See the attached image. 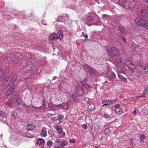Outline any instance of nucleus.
Here are the masks:
<instances>
[{"instance_id":"36","label":"nucleus","mask_w":148,"mask_h":148,"mask_svg":"<svg viewBox=\"0 0 148 148\" xmlns=\"http://www.w3.org/2000/svg\"><path fill=\"white\" fill-rule=\"evenodd\" d=\"M4 75V73L2 71L0 70V81L2 79V77Z\"/></svg>"},{"instance_id":"8","label":"nucleus","mask_w":148,"mask_h":148,"mask_svg":"<svg viewBox=\"0 0 148 148\" xmlns=\"http://www.w3.org/2000/svg\"><path fill=\"white\" fill-rule=\"evenodd\" d=\"M76 93L77 95L79 97L82 96L84 95V88L80 85L77 86L76 88Z\"/></svg>"},{"instance_id":"51","label":"nucleus","mask_w":148,"mask_h":148,"mask_svg":"<svg viewBox=\"0 0 148 148\" xmlns=\"http://www.w3.org/2000/svg\"><path fill=\"white\" fill-rule=\"evenodd\" d=\"M130 145L133 148L134 146V145H133V141H130Z\"/></svg>"},{"instance_id":"45","label":"nucleus","mask_w":148,"mask_h":148,"mask_svg":"<svg viewBox=\"0 0 148 148\" xmlns=\"http://www.w3.org/2000/svg\"><path fill=\"white\" fill-rule=\"evenodd\" d=\"M82 127L84 129H86L87 127V125L86 124H84L82 126Z\"/></svg>"},{"instance_id":"32","label":"nucleus","mask_w":148,"mask_h":148,"mask_svg":"<svg viewBox=\"0 0 148 148\" xmlns=\"http://www.w3.org/2000/svg\"><path fill=\"white\" fill-rule=\"evenodd\" d=\"M45 48L43 47H42L41 46H39L38 47V50H39L40 51L43 52L44 51Z\"/></svg>"},{"instance_id":"19","label":"nucleus","mask_w":148,"mask_h":148,"mask_svg":"<svg viewBox=\"0 0 148 148\" xmlns=\"http://www.w3.org/2000/svg\"><path fill=\"white\" fill-rule=\"evenodd\" d=\"M58 136L60 138L63 137L65 135V133L62 130H57Z\"/></svg>"},{"instance_id":"50","label":"nucleus","mask_w":148,"mask_h":148,"mask_svg":"<svg viewBox=\"0 0 148 148\" xmlns=\"http://www.w3.org/2000/svg\"><path fill=\"white\" fill-rule=\"evenodd\" d=\"M133 115H136V110H135L132 113Z\"/></svg>"},{"instance_id":"29","label":"nucleus","mask_w":148,"mask_h":148,"mask_svg":"<svg viewBox=\"0 0 148 148\" xmlns=\"http://www.w3.org/2000/svg\"><path fill=\"white\" fill-rule=\"evenodd\" d=\"M47 132L46 130H41L40 134L42 136L44 137L47 135Z\"/></svg>"},{"instance_id":"23","label":"nucleus","mask_w":148,"mask_h":148,"mask_svg":"<svg viewBox=\"0 0 148 148\" xmlns=\"http://www.w3.org/2000/svg\"><path fill=\"white\" fill-rule=\"evenodd\" d=\"M89 0H78V1H79V4H78V3H77V4L78 6H79V7L81 6L82 5V3H84L86 2L87 3L88 1Z\"/></svg>"},{"instance_id":"22","label":"nucleus","mask_w":148,"mask_h":148,"mask_svg":"<svg viewBox=\"0 0 148 148\" xmlns=\"http://www.w3.org/2000/svg\"><path fill=\"white\" fill-rule=\"evenodd\" d=\"M58 36L59 38H60V39L63 38V36L64 34L62 30H59L58 32Z\"/></svg>"},{"instance_id":"21","label":"nucleus","mask_w":148,"mask_h":148,"mask_svg":"<svg viewBox=\"0 0 148 148\" xmlns=\"http://www.w3.org/2000/svg\"><path fill=\"white\" fill-rule=\"evenodd\" d=\"M0 116L3 118H3L2 119L4 121H5L6 120V117L7 116L6 114L4 112L1 111L0 110Z\"/></svg>"},{"instance_id":"64","label":"nucleus","mask_w":148,"mask_h":148,"mask_svg":"<svg viewBox=\"0 0 148 148\" xmlns=\"http://www.w3.org/2000/svg\"><path fill=\"white\" fill-rule=\"evenodd\" d=\"M146 27L147 29H148V21H147V26H146Z\"/></svg>"},{"instance_id":"43","label":"nucleus","mask_w":148,"mask_h":148,"mask_svg":"<svg viewBox=\"0 0 148 148\" xmlns=\"http://www.w3.org/2000/svg\"><path fill=\"white\" fill-rule=\"evenodd\" d=\"M121 32L122 33L125 34H126V30L125 29L123 28Z\"/></svg>"},{"instance_id":"18","label":"nucleus","mask_w":148,"mask_h":148,"mask_svg":"<svg viewBox=\"0 0 148 148\" xmlns=\"http://www.w3.org/2000/svg\"><path fill=\"white\" fill-rule=\"evenodd\" d=\"M18 77V75L17 74H15L12 77L10 81V82H12L14 83L15 81L17 80V78Z\"/></svg>"},{"instance_id":"17","label":"nucleus","mask_w":148,"mask_h":148,"mask_svg":"<svg viewBox=\"0 0 148 148\" xmlns=\"http://www.w3.org/2000/svg\"><path fill=\"white\" fill-rule=\"evenodd\" d=\"M51 121H52L53 123L57 124L61 122V121L57 117L52 118Z\"/></svg>"},{"instance_id":"61","label":"nucleus","mask_w":148,"mask_h":148,"mask_svg":"<svg viewBox=\"0 0 148 148\" xmlns=\"http://www.w3.org/2000/svg\"><path fill=\"white\" fill-rule=\"evenodd\" d=\"M84 37H85L86 39L87 38H88V36L87 35H84Z\"/></svg>"},{"instance_id":"28","label":"nucleus","mask_w":148,"mask_h":148,"mask_svg":"<svg viewBox=\"0 0 148 148\" xmlns=\"http://www.w3.org/2000/svg\"><path fill=\"white\" fill-rule=\"evenodd\" d=\"M48 107L50 109V110L52 111H54L56 110L55 107L51 103H48Z\"/></svg>"},{"instance_id":"59","label":"nucleus","mask_w":148,"mask_h":148,"mask_svg":"<svg viewBox=\"0 0 148 148\" xmlns=\"http://www.w3.org/2000/svg\"><path fill=\"white\" fill-rule=\"evenodd\" d=\"M102 16L103 17H107L108 15L107 14H103Z\"/></svg>"},{"instance_id":"62","label":"nucleus","mask_w":148,"mask_h":148,"mask_svg":"<svg viewBox=\"0 0 148 148\" xmlns=\"http://www.w3.org/2000/svg\"><path fill=\"white\" fill-rule=\"evenodd\" d=\"M56 106H57L58 107H61V105H56Z\"/></svg>"},{"instance_id":"63","label":"nucleus","mask_w":148,"mask_h":148,"mask_svg":"<svg viewBox=\"0 0 148 148\" xmlns=\"http://www.w3.org/2000/svg\"><path fill=\"white\" fill-rule=\"evenodd\" d=\"M134 140V138H131L130 140V141H133Z\"/></svg>"},{"instance_id":"40","label":"nucleus","mask_w":148,"mask_h":148,"mask_svg":"<svg viewBox=\"0 0 148 148\" xmlns=\"http://www.w3.org/2000/svg\"><path fill=\"white\" fill-rule=\"evenodd\" d=\"M144 92H145V93H147V94L148 93V86H147L145 88L144 90Z\"/></svg>"},{"instance_id":"9","label":"nucleus","mask_w":148,"mask_h":148,"mask_svg":"<svg viewBox=\"0 0 148 148\" xmlns=\"http://www.w3.org/2000/svg\"><path fill=\"white\" fill-rule=\"evenodd\" d=\"M106 77L110 80L113 81L115 79L116 76L112 71H109L106 73Z\"/></svg>"},{"instance_id":"25","label":"nucleus","mask_w":148,"mask_h":148,"mask_svg":"<svg viewBox=\"0 0 148 148\" xmlns=\"http://www.w3.org/2000/svg\"><path fill=\"white\" fill-rule=\"evenodd\" d=\"M95 107V106L93 104L91 103L89 105L88 108L90 111H92L94 110Z\"/></svg>"},{"instance_id":"5","label":"nucleus","mask_w":148,"mask_h":148,"mask_svg":"<svg viewBox=\"0 0 148 148\" xmlns=\"http://www.w3.org/2000/svg\"><path fill=\"white\" fill-rule=\"evenodd\" d=\"M12 101L16 103L18 106H19V105H22V103L21 99L15 93L12 95Z\"/></svg>"},{"instance_id":"30","label":"nucleus","mask_w":148,"mask_h":148,"mask_svg":"<svg viewBox=\"0 0 148 148\" xmlns=\"http://www.w3.org/2000/svg\"><path fill=\"white\" fill-rule=\"evenodd\" d=\"M118 77L120 78L122 81L124 82H127V79L125 77L122 75H118Z\"/></svg>"},{"instance_id":"37","label":"nucleus","mask_w":148,"mask_h":148,"mask_svg":"<svg viewBox=\"0 0 148 148\" xmlns=\"http://www.w3.org/2000/svg\"><path fill=\"white\" fill-rule=\"evenodd\" d=\"M45 103V101H44L43 102V103L42 104V106H43V108L46 111H48L47 110V106L44 103Z\"/></svg>"},{"instance_id":"57","label":"nucleus","mask_w":148,"mask_h":148,"mask_svg":"<svg viewBox=\"0 0 148 148\" xmlns=\"http://www.w3.org/2000/svg\"><path fill=\"white\" fill-rule=\"evenodd\" d=\"M47 115L48 116H53V114H49V113H48L47 114Z\"/></svg>"},{"instance_id":"60","label":"nucleus","mask_w":148,"mask_h":148,"mask_svg":"<svg viewBox=\"0 0 148 148\" xmlns=\"http://www.w3.org/2000/svg\"><path fill=\"white\" fill-rule=\"evenodd\" d=\"M144 2L148 4V0H143Z\"/></svg>"},{"instance_id":"47","label":"nucleus","mask_w":148,"mask_h":148,"mask_svg":"<svg viewBox=\"0 0 148 148\" xmlns=\"http://www.w3.org/2000/svg\"><path fill=\"white\" fill-rule=\"evenodd\" d=\"M81 83H82V84L84 85V86H85L86 88L88 89V88H90V87H89V85H87V84H86V86H85V84H84L83 83V82L82 81H81Z\"/></svg>"},{"instance_id":"3","label":"nucleus","mask_w":148,"mask_h":148,"mask_svg":"<svg viewBox=\"0 0 148 148\" xmlns=\"http://www.w3.org/2000/svg\"><path fill=\"white\" fill-rule=\"evenodd\" d=\"M82 67L85 71L89 73L91 76L96 75V72L94 69L87 64H84L82 65Z\"/></svg>"},{"instance_id":"12","label":"nucleus","mask_w":148,"mask_h":148,"mask_svg":"<svg viewBox=\"0 0 148 148\" xmlns=\"http://www.w3.org/2000/svg\"><path fill=\"white\" fill-rule=\"evenodd\" d=\"M110 51L111 54L114 56H116L119 54V52L117 48L115 47H112L110 49Z\"/></svg>"},{"instance_id":"52","label":"nucleus","mask_w":148,"mask_h":148,"mask_svg":"<svg viewBox=\"0 0 148 148\" xmlns=\"http://www.w3.org/2000/svg\"><path fill=\"white\" fill-rule=\"evenodd\" d=\"M100 1L101 2L105 3H106L108 1V0H100Z\"/></svg>"},{"instance_id":"20","label":"nucleus","mask_w":148,"mask_h":148,"mask_svg":"<svg viewBox=\"0 0 148 148\" xmlns=\"http://www.w3.org/2000/svg\"><path fill=\"white\" fill-rule=\"evenodd\" d=\"M99 126L97 123H95L92 124L91 127V129L92 130H99Z\"/></svg>"},{"instance_id":"16","label":"nucleus","mask_w":148,"mask_h":148,"mask_svg":"<svg viewBox=\"0 0 148 148\" xmlns=\"http://www.w3.org/2000/svg\"><path fill=\"white\" fill-rule=\"evenodd\" d=\"M68 14H64L62 16H59L58 17V21H60L61 20H62V19H64L65 20H66L67 19H68Z\"/></svg>"},{"instance_id":"14","label":"nucleus","mask_w":148,"mask_h":148,"mask_svg":"<svg viewBox=\"0 0 148 148\" xmlns=\"http://www.w3.org/2000/svg\"><path fill=\"white\" fill-rule=\"evenodd\" d=\"M15 88L14 87H12L8 90H7L5 92L6 95L8 97L10 95H11L12 93L14 92Z\"/></svg>"},{"instance_id":"34","label":"nucleus","mask_w":148,"mask_h":148,"mask_svg":"<svg viewBox=\"0 0 148 148\" xmlns=\"http://www.w3.org/2000/svg\"><path fill=\"white\" fill-rule=\"evenodd\" d=\"M145 138V135L144 134H143L140 137V140L141 143L143 142V140H144Z\"/></svg>"},{"instance_id":"27","label":"nucleus","mask_w":148,"mask_h":148,"mask_svg":"<svg viewBox=\"0 0 148 148\" xmlns=\"http://www.w3.org/2000/svg\"><path fill=\"white\" fill-rule=\"evenodd\" d=\"M35 127L34 124H28L26 126L27 130H33Z\"/></svg>"},{"instance_id":"38","label":"nucleus","mask_w":148,"mask_h":148,"mask_svg":"<svg viewBox=\"0 0 148 148\" xmlns=\"http://www.w3.org/2000/svg\"><path fill=\"white\" fill-rule=\"evenodd\" d=\"M53 144V142L51 140H49L47 141V144L49 146V147H50Z\"/></svg>"},{"instance_id":"44","label":"nucleus","mask_w":148,"mask_h":148,"mask_svg":"<svg viewBox=\"0 0 148 148\" xmlns=\"http://www.w3.org/2000/svg\"><path fill=\"white\" fill-rule=\"evenodd\" d=\"M147 93H145V92H143V94L142 95L140 96L139 97H146L147 96Z\"/></svg>"},{"instance_id":"2","label":"nucleus","mask_w":148,"mask_h":148,"mask_svg":"<svg viewBox=\"0 0 148 148\" xmlns=\"http://www.w3.org/2000/svg\"><path fill=\"white\" fill-rule=\"evenodd\" d=\"M118 4L124 8L128 9L133 8L135 3L134 0H119Z\"/></svg>"},{"instance_id":"41","label":"nucleus","mask_w":148,"mask_h":148,"mask_svg":"<svg viewBox=\"0 0 148 148\" xmlns=\"http://www.w3.org/2000/svg\"><path fill=\"white\" fill-rule=\"evenodd\" d=\"M58 119H59V120L62 119L64 118L63 116L61 114H59L58 115Z\"/></svg>"},{"instance_id":"35","label":"nucleus","mask_w":148,"mask_h":148,"mask_svg":"<svg viewBox=\"0 0 148 148\" xmlns=\"http://www.w3.org/2000/svg\"><path fill=\"white\" fill-rule=\"evenodd\" d=\"M12 101L11 99H9L8 100L6 103L7 105L9 106H12Z\"/></svg>"},{"instance_id":"1","label":"nucleus","mask_w":148,"mask_h":148,"mask_svg":"<svg viewBox=\"0 0 148 148\" xmlns=\"http://www.w3.org/2000/svg\"><path fill=\"white\" fill-rule=\"evenodd\" d=\"M115 64L121 68L123 67L125 65L129 69L131 70L135 69L136 72L143 74L148 72V64L147 65L143 64V65H138L137 66L127 59L125 60V62L123 61L120 58H117L115 62Z\"/></svg>"},{"instance_id":"7","label":"nucleus","mask_w":148,"mask_h":148,"mask_svg":"<svg viewBox=\"0 0 148 148\" xmlns=\"http://www.w3.org/2000/svg\"><path fill=\"white\" fill-rule=\"evenodd\" d=\"M10 141L16 145H18L21 142V138L12 136L11 138Z\"/></svg>"},{"instance_id":"33","label":"nucleus","mask_w":148,"mask_h":148,"mask_svg":"<svg viewBox=\"0 0 148 148\" xmlns=\"http://www.w3.org/2000/svg\"><path fill=\"white\" fill-rule=\"evenodd\" d=\"M17 116V113L16 112H14L12 114V117L14 119H16Z\"/></svg>"},{"instance_id":"6","label":"nucleus","mask_w":148,"mask_h":148,"mask_svg":"<svg viewBox=\"0 0 148 148\" xmlns=\"http://www.w3.org/2000/svg\"><path fill=\"white\" fill-rule=\"evenodd\" d=\"M144 7V9H142L140 12H138V14L144 17L148 18V7L145 6ZM147 20H148V19Z\"/></svg>"},{"instance_id":"49","label":"nucleus","mask_w":148,"mask_h":148,"mask_svg":"<svg viewBox=\"0 0 148 148\" xmlns=\"http://www.w3.org/2000/svg\"><path fill=\"white\" fill-rule=\"evenodd\" d=\"M75 139H71L69 140V142L70 143H74L75 142Z\"/></svg>"},{"instance_id":"42","label":"nucleus","mask_w":148,"mask_h":148,"mask_svg":"<svg viewBox=\"0 0 148 148\" xmlns=\"http://www.w3.org/2000/svg\"><path fill=\"white\" fill-rule=\"evenodd\" d=\"M66 145V143L64 142H62L61 144L60 147L61 148H63Z\"/></svg>"},{"instance_id":"10","label":"nucleus","mask_w":148,"mask_h":148,"mask_svg":"<svg viewBox=\"0 0 148 148\" xmlns=\"http://www.w3.org/2000/svg\"><path fill=\"white\" fill-rule=\"evenodd\" d=\"M116 101L115 99L109 100V99H105L102 101V103L103 105H110Z\"/></svg>"},{"instance_id":"15","label":"nucleus","mask_w":148,"mask_h":148,"mask_svg":"<svg viewBox=\"0 0 148 148\" xmlns=\"http://www.w3.org/2000/svg\"><path fill=\"white\" fill-rule=\"evenodd\" d=\"M59 38L58 34L55 33H53L50 34L49 36V39L50 40H55Z\"/></svg>"},{"instance_id":"4","label":"nucleus","mask_w":148,"mask_h":148,"mask_svg":"<svg viewBox=\"0 0 148 148\" xmlns=\"http://www.w3.org/2000/svg\"><path fill=\"white\" fill-rule=\"evenodd\" d=\"M135 21L136 23L139 25L144 28L146 27L147 22L146 20L140 17H137L136 18Z\"/></svg>"},{"instance_id":"24","label":"nucleus","mask_w":148,"mask_h":148,"mask_svg":"<svg viewBox=\"0 0 148 148\" xmlns=\"http://www.w3.org/2000/svg\"><path fill=\"white\" fill-rule=\"evenodd\" d=\"M30 130H28V131L27 132V133L26 134H25L24 135H23V136L26 137H27L29 138H31L34 137V135L31 134L30 133V132L29 131H30Z\"/></svg>"},{"instance_id":"13","label":"nucleus","mask_w":148,"mask_h":148,"mask_svg":"<svg viewBox=\"0 0 148 148\" xmlns=\"http://www.w3.org/2000/svg\"><path fill=\"white\" fill-rule=\"evenodd\" d=\"M45 143V142L43 139L38 138V145L40 146L41 148H44V145Z\"/></svg>"},{"instance_id":"56","label":"nucleus","mask_w":148,"mask_h":148,"mask_svg":"<svg viewBox=\"0 0 148 148\" xmlns=\"http://www.w3.org/2000/svg\"><path fill=\"white\" fill-rule=\"evenodd\" d=\"M20 124L21 125H24L25 124V122L24 121H21V122Z\"/></svg>"},{"instance_id":"55","label":"nucleus","mask_w":148,"mask_h":148,"mask_svg":"<svg viewBox=\"0 0 148 148\" xmlns=\"http://www.w3.org/2000/svg\"><path fill=\"white\" fill-rule=\"evenodd\" d=\"M121 38H122V40L125 42H126V39H125V38H124V37L121 36Z\"/></svg>"},{"instance_id":"58","label":"nucleus","mask_w":148,"mask_h":148,"mask_svg":"<svg viewBox=\"0 0 148 148\" xmlns=\"http://www.w3.org/2000/svg\"><path fill=\"white\" fill-rule=\"evenodd\" d=\"M45 57L44 58H43V59H42L43 61H42V62H43L44 63L45 62V61H46V60H45Z\"/></svg>"},{"instance_id":"53","label":"nucleus","mask_w":148,"mask_h":148,"mask_svg":"<svg viewBox=\"0 0 148 148\" xmlns=\"http://www.w3.org/2000/svg\"><path fill=\"white\" fill-rule=\"evenodd\" d=\"M123 28L122 27H118V30H119L120 32L123 29Z\"/></svg>"},{"instance_id":"54","label":"nucleus","mask_w":148,"mask_h":148,"mask_svg":"<svg viewBox=\"0 0 148 148\" xmlns=\"http://www.w3.org/2000/svg\"><path fill=\"white\" fill-rule=\"evenodd\" d=\"M123 28L122 27H118V30H119L120 32L123 29Z\"/></svg>"},{"instance_id":"26","label":"nucleus","mask_w":148,"mask_h":148,"mask_svg":"<svg viewBox=\"0 0 148 148\" xmlns=\"http://www.w3.org/2000/svg\"><path fill=\"white\" fill-rule=\"evenodd\" d=\"M10 78V77L8 76H5L2 82V84L3 85L7 83V82H8Z\"/></svg>"},{"instance_id":"31","label":"nucleus","mask_w":148,"mask_h":148,"mask_svg":"<svg viewBox=\"0 0 148 148\" xmlns=\"http://www.w3.org/2000/svg\"><path fill=\"white\" fill-rule=\"evenodd\" d=\"M86 19L87 21H90L93 20L94 18L93 17L91 16H88L86 17Z\"/></svg>"},{"instance_id":"11","label":"nucleus","mask_w":148,"mask_h":148,"mask_svg":"<svg viewBox=\"0 0 148 148\" xmlns=\"http://www.w3.org/2000/svg\"><path fill=\"white\" fill-rule=\"evenodd\" d=\"M115 111L117 114H120L123 112V109L120 107V105L116 104L115 106Z\"/></svg>"},{"instance_id":"46","label":"nucleus","mask_w":148,"mask_h":148,"mask_svg":"<svg viewBox=\"0 0 148 148\" xmlns=\"http://www.w3.org/2000/svg\"><path fill=\"white\" fill-rule=\"evenodd\" d=\"M110 115H109L105 113L104 115V117L106 118H108L110 117Z\"/></svg>"},{"instance_id":"39","label":"nucleus","mask_w":148,"mask_h":148,"mask_svg":"<svg viewBox=\"0 0 148 148\" xmlns=\"http://www.w3.org/2000/svg\"><path fill=\"white\" fill-rule=\"evenodd\" d=\"M110 130H104V133L105 135H109L110 133Z\"/></svg>"},{"instance_id":"48","label":"nucleus","mask_w":148,"mask_h":148,"mask_svg":"<svg viewBox=\"0 0 148 148\" xmlns=\"http://www.w3.org/2000/svg\"><path fill=\"white\" fill-rule=\"evenodd\" d=\"M62 127H61V126H60L59 125H58V126H57V128L56 129V130H62Z\"/></svg>"}]
</instances>
